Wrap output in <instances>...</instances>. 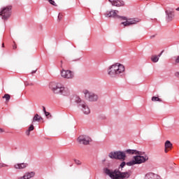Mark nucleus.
<instances>
[{"label":"nucleus","instance_id":"1","mask_svg":"<svg viewBox=\"0 0 179 179\" xmlns=\"http://www.w3.org/2000/svg\"><path fill=\"white\" fill-rule=\"evenodd\" d=\"M103 173H105L106 176H109L111 179H125L131 177V174L129 173V172H122L118 169L113 171L108 168H104Z\"/></svg>","mask_w":179,"mask_h":179},{"label":"nucleus","instance_id":"2","mask_svg":"<svg viewBox=\"0 0 179 179\" xmlns=\"http://www.w3.org/2000/svg\"><path fill=\"white\" fill-rule=\"evenodd\" d=\"M125 72V67L124 65L117 63L110 66L108 69V74L110 78H118V76H122Z\"/></svg>","mask_w":179,"mask_h":179},{"label":"nucleus","instance_id":"3","mask_svg":"<svg viewBox=\"0 0 179 179\" xmlns=\"http://www.w3.org/2000/svg\"><path fill=\"white\" fill-rule=\"evenodd\" d=\"M49 88L55 94H62L63 96H69V89L62 86V84L51 82L49 84Z\"/></svg>","mask_w":179,"mask_h":179},{"label":"nucleus","instance_id":"4","mask_svg":"<svg viewBox=\"0 0 179 179\" xmlns=\"http://www.w3.org/2000/svg\"><path fill=\"white\" fill-rule=\"evenodd\" d=\"M133 160L129 162H122L120 165L119 169H124L125 166H135V164H142V163H145V162H148L149 160V157L148 155L145 156H134L133 157Z\"/></svg>","mask_w":179,"mask_h":179},{"label":"nucleus","instance_id":"5","mask_svg":"<svg viewBox=\"0 0 179 179\" xmlns=\"http://www.w3.org/2000/svg\"><path fill=\"white\" fill-rule=\"evenodd\" d=\"M75 103H76L78 108L81 110L83 114H85L86 115L90 114V108H89L87 104H86V102L82 100L80 97L76 96Z\"/></svg>","mask_w":179,"mask_h":179},{"label":"nucleus","instance_id":"6","mask_svg":"<svg viewBox=\"0 0 179 179\" xmlns=\"http://www.w3.org/2000/svg\"><path fill=\"white\" fill-rule=\"evenodd\" d=\"M108 157L113 160H121L122 162H124L125 159H127V155H125L124 151L110 152L108 154Z\"/></svg>","mask_w":179,"mask_h":179},{"label":"nucleus","instance_id":"7","mask_svg":"<svg viewBox=\"0 0 179 179\" xmlns=\"http://www.w3.org/2000/svg\"><path fill=\"white\" fill-rule=\"evenodd\" d=\"M12 15V6H8L1 8L0 16L3 20H8Z\"/></svg>","mask_w":179,"mask_h":179},{"label":"nucleus","instance_id":"8","mask_svg":"<svg viewBox=\"0 0 179 179\" xmlns=\"http://www.w3.org/2000/svg\"><path fill=\"white\" fill-rule=\"evenodd\" d=\"M84 94L85 96V99L89 100V101H97V99L99 96L94 94V93L90 92L88 90H84Z\"/></svg>","mask_w":179,"mask_h":179},{"label":"nucleus","instance_id":"9","mask_svg":"<svg viewBox=\"0 0 179 179\" xmlns=\"http://www.w3.org/2000/svg\"><path fill=\"white\" fill-rule=\"evenodd\" d=\"M166 13V22H171L173 19L174 18V9L173 8H167L165 10Z\"/></svg>","mask_w":179,"mask_h":179},{"label":"nucleus","instance_id":"10","mask_svg":"<svg viewBox=\"0 0 179 179\" xmlns=\"http://www.w3.org/2000/svg\"><path fill=\"white\" fill-rule=\"evenodd\" d=\"M118 10H110L106 14L108 17H114L115 19H122V20H127V17H121L118 15Z\"/></svg>","mask_w":179,"mask_h":179},{"label":"nucleus","instance_id":"11","mask_svg":"<svg viewBox=\"0 0 179 179\" xmlns=\"http://www.w3.org/2000/svg\"><path fill=\"white\" fill-rule=\"evenodd\" d=\"M141 22V20L138 18H133V19H129V20H127L126 22H121V24H123V26L128 27L131 26V24H136L137 23H139Z\"/></svg>","mask_w":179,"mask_h":179},{"label":"nucleus","instance_id":"12","mask_svg":"<svg viewBox=\"0 0 179 179\" xmlns=\"http://www.w3.org/2000/svg\"><path fill=\"white\" fill-rule=\"evenodd\" d=\"M78 141L79 143H81L83 145H89V143H90V141H92V138L87 136H80L78 138Z\"/></svg>","mask_w":179,"mask_h":179},{"label":"nucleus","instance_id":"13","mask_svg":"<svg viewBox=\"0 0 179 179\" xmlns=\"http://www.w3.org/2000/svg\"><path fill=\"white\" fill-rule=\"evenodd\" d=\"M61 76L66 79H72L73 78V72L69 70H62L61 71Z\"/></svg>","mask_w":179,"mask_h":179},{"label":"nucleus","instance_id":"14","mask_svg":"<svg viewBox=\"0 0 179 179\" xmlns=\"http://www.w3.org/2000/svg\"><path fill=\"white\" fill-rule=\"evenodd\" d=\"M124 155H138L136 156H143V155H145V152H141V151H138L136 150H131V149H128L124 151Z\"/></svg>","mask_w":179,"mask_h":179},{"label":"nucleus","instance_id":"15","mask_svg":"<svg viewBox=\"0 0 179 179\" xmlns=\"http://www.w3.org/2000/svg\"><path fill=\"white\" fill-rule=\"evenodd\" d=\"M113 6H124V1L121 0H108Z\"/></svg>","mask_w":179,"mask_h":179},{"label":"nucleus","instance_id":"16","mask_svg":"<svg viewBox=\"0 0 179 179\" xmlns=\"http://www.w3.org/2000/svg\"><path fill=\"white\" fill-rule=\"evenodd\" d=\"M36 173H34V171L27 172L22 177H20L18 179H30L33 178V177H34Z\"/></svg>","mask_w":179,"mask_h":179},{"label":"nucleus","instance_id":"17","mask_svg":"<svg viewBox=\"0 0 179 179\" xmlns=\"http://www.w3.org/2000/svg\"><path fill=\"white\" fill-rule=\"evenodd\" d=\"M159 176L153 173H148L145 175V179H159Z\"/></svg>","mask_w":179,"mask_h":179},{"label":"nucleus","instance_id":"18","mask_svg":"<svg viewBox=\"0 0 179 179\" xmlns=\"http://www.w3.org/2000/svg\"><path fill=\"white\" fill-rule=\"evenodd\" d=\"M29 164L27 163L17 164L15 165V169H26Z\"/></svg>","mask_w":179,"mask_h":179},{"label":"nucleus","instance_id":"19","mask_svg":"<svg viewBox=\"0 0 179 179\" xmlns=\"http://www.w3.org/2000/svg\"><path fill=\"white\" fill-rule=\"evenodd\" d=\"M171 148H173L171 142H170V141H166L165 142V149H171Z\"/></svg>","mask_w":179,"mask_h":179},{"label":"nucleus","instance_id":"20","mask_svg":"<svg viewBox=\"0 0 179 179\" xmlns=\"http://www.w3.org/2000/svg\"><path fill=\"white\" fill-rule=\"evenodd\" d=\"M2 99H5L6 103H8L9 100H10V94H5L4 96H3Z\"/></svg>","mask_w":179,"mask_h":179},{"label":"nucleus","instance_id":"21","mask_svg":"<svg viewBox=\"0 0 179 179\" xmlns=\"http://www.w3.org/2000/svg\"><path fill=\"white\" fill-rule=\"evenodd\" d=\"M40 120H43V117H39L38 114H36L33 118V122H35V121H40Z\"/></svg>","mask_w":179,"mask_h":179},{"label":"nucleus","instance_id":"22","mask_svg":"<svg viewBox=\"0 0 179 179\" xmlns=\"http://www.w3.org/2000/svg\"><path fill=\"white\" fill-rule=\"evenodd\" d=\"M151 61H152V62H159V57H157V55H152L151 57Z\"/></svg>","mask_w":179,"mask_h":179},{"label":"nucleus","instance_id":"23","mask_svg":"<svg viewBox=\"0 0 179 179\" xmlns=\"http://www.w3.org/2000/svg\"><path fill=\"white\" fill-rule=\"evenodd\" d=\"M152 101H159L162 102V99L157 97V96H152Z\"/></svg>","mask_w":179,"mask_h":179},{"label":"nucleus","instance_id":"24","mask_svg":"<svg viewBox=\"0 0 179 179\" xmlns=\"http://www.w3.org/2000/svg\"><path fill=\"white\" fill-rule=\"evenodd\" d=\"M25 86H34V84L33 83H30L29 81H26L24 83Z\"/></svg>","mask_w":179,"mask_h":179},{"label":"nucleus","instance_id":"25","mask_svg":"<svg viewBox=\"0 0 179 179\" xmlns=\"http://www.w3.org/2000/svg\"><path fill=\"white\" fill-rule=\"evenodd\" d=\"M49 3H50V5H52L53 6H57V3H55V1H54V0H48Z\"/></svg>","mask_w":179,"mask_h":179},{"label":"nucleus","instance_id":"26","mask_svg":"<svg viewBox=\"0 0 179 179\" xmlns=\"http://www.w3.org/2000/svg\"><path fill=\"white\" fill-rule=\"evenodd\" d=\"M98 118L99 120H106V115H104L103 114H101L98 116Z\"/></svg>","mask_w":179,"mask_h":179},{"label":"nucleus","instance_id":"27","mask_svg":"<svg viewBox=\"0 0 179 179\" xmlns=\"http://www.w3.org/2000/svg\"><path fill=\"white\" fill-rule=\"evenodd\" d=\"M45 117H47V118H52V115H51V113H50V112H46L45 113Z\"/></svg>","mask_w":179,"mask_h":179},{"label":"nucleus","instance_id":"28","mask_svg":"<svg viewBox=\"0 0 179 179\" xmlns=\"http://www.w3.org/2000/svg\"><path fill=\"white\" fill-rule=\"evenodd\" d=\"M28 130L31 132V131H34V125L30 124L29 127L28 128Z\"/></svg>","mask_w":179,"mask_h":179},{"label":"nucleus","instance_id":"29","mask_svg":"<svg viewBox=\"0 0 179 179\" xmlns=\"http://www.w3.org/2000/svg\"><path fill=\"white\" fill-rule=\"evenodd\" d=\"M74 162L77 166H80V164H82V162H80L79 159H74Z\"/></svg>","mask_w":179,"mask_h":179},{"label":"nucleus","instance_id":"30","mask_svg":"<svg viewBox=\"0 0 179 179\" xmlns=\"http://www.w3.org/2000/svg\"><path fill=\"white\" fill-rule=\"evenodd\" d=\"M63 16L64 15H62V13H59L58 15V20H61V19H62Z\"/></svg>","mask_w":179,"mask_h":179},{"label":"nucleus","instance_id":"31","mask_svg":"<svg viewBox=\"0 0 179 179\" xmlns=\"http://www.w3.org/2000/svg\"><path fill=\"white\" fill-rule=\"evenodd\" d=\"M2 167H8V165L3 163H0V169H2Z\"/></svg>","mask_w":179,"mask_h":179},{"label":"nucleus","instance_id":"32","mask_svg":"<svg viewBox=\"0 0 179 179\" xmlns=\"http://www.w3.org/2000/svg\"><path fill=\"white\" fill-rule=\"evenodd\" d=\"M30 131H29L28 129L26 131L25 134L27 136H30Z\"/></svg>","mask_w":179,"mask_h":179},{"label":"nucleus","instance_id":"33","mask_svg":"<svg viewBox=\"0 0 179 179\" xmlns=\"http://www.w3.org/2000/svg\"><path fill=\"white\" fill-rule=\"evenodd\" d=\"M164 52V50H162L160 54L158 55V58H160V57H162V55H163V53Z\"/></svg>","mask_w":179,"mask_h":179},{"label":"nucleus","instance_id":"34","mask_svg":"<svg viewBox=\"0 0 179 179\" xmlns=\"http://www.w3.org/2000/svg\"><path fill=\"white\" fill-rule=\"evenodd\" d=\"M43 111L44 114H45L47 113V110H45V106H43Z\"/></svg>","mask_w":179,"mask_h":179},{"label":"nucleus","instance_id":"35","mask_svg":"<svg viewBox=\"0 0 179 179\" xmlns=\"http://www.w3.org/2000/svg\"><path fill=\"white\" fill-rule=\"evenodd\" d=\"M176 63L179 64V56L176 58Z\"/></svg>","mask_w":179,"mask_h":179},{"label":"nucleus","instance_id":"36","mask_svg":"<svg viewBox=\"0 0 179 179\" xmlns=\"http://www.w3.org/2000/svg\"><path fill=\"white\" fill-rule=\"evenodd\" d=\"M175 76H176V78H179V72L175 73Z\"/></svg>","mask_w":179,"mask_h":179},{"label":"nucleus","instance_id":"37","mask_svg":"<svg viewBox=\"0 0 179 179\" xmlns=\"http://www.w3.org/2000/svg\"><path fill=\"white\" fill-rule=\"evenodd\" d=\"M3 132H5V130H3L2 128H0V134H2Z\"/></svg>","mask_w":179,"mask_h":179},{"label":"nucleus","instance_id":"38","mask_svg":"<svg viewBox=\"0 0 179 179\" xmlns=\"http://www.w3.org/2000/svg\"><path fill=\"white\" fill-rule=\"evenodd\" d=\"M37 72V70H35V71H31V75H34V73H36Z\"/></svg>","mask_w":179,"mask_h":179},{"label":"nucleus","instance_id":"39","mask_svg":"<svg viewBox=\"0 0 179 179\" xmlns=\"http://www.w3.org/2000/svg\"><path fill=\"white\" fill-rule=\"evenodd\" d=\"M13 50H16V48H17V47L16 46V44H15V45L13 46Z\"/></svg>","mask_w":179,"mask_h":179},{"label":"nucleus","instance_id":"40","mask_svg":"<svg viewBox=\"0 0 179 179\" xmlns=\"http://www.w3.org/2000/svg\"><path fill=\"white\" fill-rule=\"evenodd\" d=\"M167 152H169V150H167V148H165V153H167Z\"/></svg>","mask_w":179,"mask_h":179},{"label":"nucleus","instance_id":"41","mask_svg":"<svg viewBox=\"0 0 179 179\" xmlns=\"http://www.w3.org/2000/svg\"><path fill=\"white\" fill-rule=\"evenodd\" d=\"M5 47V43H2V48H3Z\"/></svg>","mask_w":179,"mask_h":179},{"label":"nucleus","instance_id":"42","mask_svg":"<svg viewBox=\"0 0 179 179\" xmlns=\"http://www.w3.org/2000/svg\"><path fill=\"white\" fill-rule=\"evenodd\" d=\"M176 10H178L179 12V7L176 9Z\"/></svg>","mask_w":179,"mask_h":179},{"label":"nucleus","instance_id":"43","mask_svg":"<svg viewBox=\"0 0 179 179\" xmlns=\"http://www.w3.org/2000/svg\"><path fill=\"white\" fill-rule=\"evenodd\" d=\"M61 64H62V61H61Z\"/></svg>","mask_w":179,"mask_h":179},{"label":"nucleus","instance_id":"44","mask_svg":"<svg viewBox=\"0 0 179 179\" xmlns=\"http://www.w3.org/2000/svg\"><path fill=\"white\" fill-rule=\"evenodd\" d=\"M152 37H155V36H152Z\"/></svg>","mask_w":179,"mask_h":179}]
</instances>
